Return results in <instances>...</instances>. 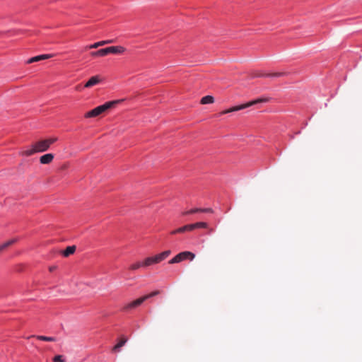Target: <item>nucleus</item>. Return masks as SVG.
Returning <instances> with one entry per match:
<instances>
[{"label":"nucleus","mask_w":362,"mask_h":362,"mask_svg":"<svg viewBox=\"0 0 362 362\" xmlns=\"http://www.w3.org/2000/svg\"><path fill=\"white\" fill-rule=\"evenodd\" d=\"M57 137H51L46 139L39 140L33 143L30 148L22 151L20 154L25 156H30L37 153H42L47 151L50 146L57 141Z\"/></svg>","instance_id":"nucleus-1"},{"label":"nucleus","mask_w":362,"mask_h":362,"mask_svg":"<svg viewBox=\"0 0 362 362\" xmlns=\"http://www.w3.org/2000/svg\"><path fill=\"white\" fill-rule=\"evenodd\" d=\"M124 100V99H119L107 102L103 105L98 106L95 108L93 109L92 110L87 112L85 114V117L90 118L99 116L103 112L107 111L108 110L115 107L117 105L122 103Z\"/></svg>","instance_id":"nucleus-2"},{"label":"nucleus","mask_w":362,"mask_h":362,"mask_svg":"<svg viewBox=\"0 0 362 362\" xmlns=\"http://www.w3.org/2000/svg\"><path fill=\"white\" fill-rule=\"evenodd\" d=\"M159 293H160L159 291H154L147 295H145L139 298H137V299L126 304L123 307L122 310L123 311H129L132 309H134V308L139 306L140 305H141L147 299L152 298L153 296H156L158 295Z\"/></svg>","instance_id":"nucleus-3"},{"label":"nucleus","mask_w":362,"mask_h":362,"mask_svg":"<svg viewBox=\"0 0 362 362\" xmlns=\"http://www.w3.org/2000/svg\"><path fill=\"white\" fill-rule=\"evenodd\" d=\"M170 253V250H166L153 257H147L142 262L143 267H146L153 264H158L166 259Z\"/></svg>","instance_id":"nucleus-4"},{"label":"nucleus","mask_w":362,"mask_h":362,"mask_svg":"<svg viewBox=\"0 0 362 362\" xmlns=\"http://www.w3.org/2000/svg\"><path fill=\"white\" fill-rule=\"evenodd\" d=\"M267 100V99H257V100H255L250 101L249 103H245V104H243V105H237V106H234V107H233L231 108H229L228 110H223L221 112H220V115H225V114H227V113H229V112L241 110H243L245 108L249 107H250V106H252L253 105H255L257 103H261V102H265Z\"/></svg>","instance_id":"nucleus-5"},{"label":"nucleus","mask_w":362,"mask_h":362,"mask_svg":"<svg viewBox=\"0 0 362 362\" xmlns=\"http://www.w3.org/2000/svg\"><path fill=\"white\" fill-rule=\"evenodd\" d=\"M195 257V255L189 251H185L180 252L177 254L175 257H174L173 259H171L169 261V264H175L179 263L185 259H189L190 260H193Z\"/></svg>","instance_id":"nucleus-6"},{"label":"nucleus","mask_w":362,"mask_h":362,"mask_svg":"<svg viewBox=\"0 0 362 362\" xmlns=\"http://www.w3.org/2000/svg\"><path fill=\"white\" fill-rule=\"evenodd\" d=\"M101 81V79L99 76H92L84 85L85 88H91L95 85H98Z\"/></svg>","instance_id":"nucleus-7"},{"label":"nucleus","mask_w":362,"mask_h":362,"mask_svg":"<svg viewBox=\"0 0 362 362\" xmlns=\"http://www.w3.org/2000/svg\"><path fill=\"white\" fill-rule=\"evenodd\" d=\"M126 51V48L122 46L108 47L109 54H121Z\"/></svg>","instance_id":"nucleus-8"},{"label":"nucleus","mask_w":362,"mask_h":362,"mask_svg":"<svg viewBox=\"0 0 362 362\" xmlns=\"http://www.w3.org/2000/svg\"><path fill=\"white\" fill-rule=\"evenodd\" d=\"M113 42V40H103V41H100V42H97L93 45H88V46H86L85 47V49H96L99 47H101V46H103V45H107V44H110V43H112Z\"/></svg>","instance_id":"nucleus-9"},{"label":"nucleus","mask_w":362,"mask_h":362,"mask_svg":"<svg viewBox=\"0 0 362 362\" xmlns=\"http://www.w3.org/2000/svg\"><path fill=\"white\" fill-rule=\"evenodd\" d=\"M54 154L52 153H47L45 154L40 158V162L41 164H49L52 162L54 159Z\"/></svg>","instance_id":"nucleus-10"},{"label":"nucleus","mask_w":362,"mask_h":362,"mask_svg":"<svg viewBox=\"0 0 362 362\" xmlns=\"http://www.w3.org/2000/svg\"><path fill=\"white\" fill-rule=\"evenodd\" d=\"M52 57V54H42V55H38V56H36V57H32L30 59H29L27 62L28 64H31V63H33V62H39L40 60H44V59H49Z\"/></svg>","instance_id":"nucleus-11"},{"label":"nucleus","mask_w":362,"mask_h":362,"mask_svg":"<svg viewBox=\"0 0 362 362\" xmlns=\"http://www.w3.org/2000/svg\"><path fill=\"white\" fill-rule=\"evenodd\" d=\"M17 242L16 238L9 240L0 245V253Z\"/></svg>","instance_id":"nucleus-12"},{"label":"nucleus","mask_w":362,"mask_h":362,"mask_svg":"<svg viewBox=\"0 0 362 362\" xmlns=\"http://www.w3.org/2000/svg\"><path fill=\"white\" fill-rule=\"evenodd\" d=\"M76 247L75 245L68 246L65 250L63 252V255L64 257H69V255L74 254L76 251Z\"/></svg>","instance_id":"nucleus-13"},{"label":"nucleus","mask_w":362,"mask_h":362,"mask_svg":"<svg viewBox=\"0 0 362 362\" xmlns=\"http://www.w3.org/2000/svg\"><path fill=\"white\" fill-rule=\"evenodd\" d=\"M127 339L125 337H122L120 339L119 341L112 348L113 351H117L119 349L123 346L127 342Z\"/></svg>","instance_id":"nucleus-14"},{"label":"nucleus","mask_w":362,"mask_h":362,"mask_svg":"<svg viewBox=\"0 0 362 362\" xmlns=\"http://www.w3.org/2000/svg\"><path fill=\"white\" fill-rule=\"evenodd\" d=\"M214 102V98L211 95H206L201 99V104H211Z\"/></svg>","instance_id":"nucleus-15"},{"label":"nucleus","mask_w":362,"mask_h":362,"mask_svg":"<svg viewBox=\"0 0 362 362\" xmlns=\"http://www.w3.org/2000/svg\"><path fill=\"white\" fill-rule=\"evenodd\" d=\"M286 75V72H275V73H273V74H259V75H257V76H275V77H281V76H284Z\"/></svg>","instance_id":"nucleus-16"},{"label":"nucleus","mask_w":362,"mask_h":362,"mask_svg":"<svg viewBox=\"0 0 362 362\" xmlns=\"http://www.w3.org/2000/svg\"><path fill=\"white\" fill-rule=\"evenodd\" d=\"M36 338L37 339H40L42 341H45L52 342V341H56V339L54 337H45V336L38 335V336H36Z\"/></svg>","instance_id":"nucleus-17"},{"label":"nucleus","mask_w":362,"mask_h":362,"mask_svg":"<svg viewBox=\"0 0 362 362\" xmlns=\"http://www.w3.org/2000/svg\"><path fill=\"white\" fill-rule=\"evenodd\" d=\"M141 267H144L142 262H135V263L131 264L129 266V269L132 271H135V270L140 269Z\"/></svg>","instance_id":"nucleus-18"},{"label":"nucleus","mask_w":362,"mask_h":362,"mask_svg":"<svg viewBox=\"0 0 362 362\" xmlns=\"http://www.w3.org/2000/svg\"><path fill=\"white\" fill-rule=\"evenodd\" d=\"M98 54L99 57H104L109 54L108 47L98 50Z\"/></svg>","instance_id":"nucleus-19"},{"label":"nucleus","mask_w":362,"mask_h":362,"mask_svg":"<svg viewBox=\"0 0 362 362\" xmlns=\"http://www.w3.org/2000/svg\"><path fill=\"white\" fill-rule=\"evenodd\" d=\"M195 228H207L208 224L206 222H197L194 223Z\"/></svg>","instance_id":"nucleus-20"},{"label":"nucleus","mask_w":362,"mask_h":362,"mask_svg":"<svg viewBox=\"0 0 362 362\" xmlns=\"http://www.w3.org/2000/svg\"><path fill=\"white\" fill-rule=\"evenodd\" d=\"M199 210H200V208H194L191 210L186 211L183 212L182 215L185 216V215H189V214H193L194 213L199 212Z\"/></svg>","instance_id":"nucleus-21"},{"label":"nucleus","mask_w":362,"mask_h":362,"mask_svg":"<svg viewBox=\"0 0 362 362\" xmlns=\"http://www.w3.org/2000/svg\"><path fill=\"white\" fill-rule=\"evenodd\" d=\"M186 231H187L186 226H184L180 227V228H177V229H176V230H173V231L171 232V234H172V235H175V234H176V233H184V232H186Z\"/></svg>","instance_id":"nucleus-22"},{"label":"nucleus","mask_w":362,"mask_h":362,"mask_svg":"<svg viewBox=\"0 0 362 362\" xmlns=\"http://www.w3.org/2000/svg\"><path fill=\"white\" fill-rule=\"evenodd\" d=\"M53 362H66L62 355H57L53 358Z\"/></svg>","instance_id":"nucleus-23"},{"label":"nucleus","mask_w":362,"mask_h":362,"mask_svg":"<svg viewBox=\"0 0 362 362\" xmlns=\"http://www.w3.org/2000/svg\"><path fill=\"white\" fill-rule=\"evenodd\" d=\"M185 226L187 228V231H191L196 229L194 223L185 225Z\"/></svg>","instance_id":"nucleus-24"},{"label":"nucleus","mask_w":362,"mask_h":362,"mask_svg":"<svg viewBox=\"0 0 362 362\" xmlns=\"http://www.w3.org/2000/svg\"><path fill=\"white\" fill-rule=\"evenodd\" d=\"M199 212H209V213H212L213 210L211 208L200 209Z\"/></svg>","instance_id":"nucleus-25"},{"label":"nucleus","mask_w":362,"mask_h":362,"mask_svg":"<svg viewBox=\"0 0 362 362\" xmlns=\"http://www.w3.org/2000/svg\"><path fill=\"white\" fill-rule=\"evenodd\" d=\"M90 55L93 57H99L98 54V51L90 52Z\"/></svg>","instance_id":"nucleus-26"},{"label":"nucleus","mask_w":362,"mask_h":362,"mask_svg":"<svg viewBox=\"0 0 362 362\" xmlns=\"http://www.w3.org/2000/svg\"><path fill=\"white\" fill-rule=\"evenodd\" d=\"M54 269H55V267H50L49 270H50V272H52Z\"/></svg>","instance_id":"nucleus-27"},{"label":"nucleus","mask_w":362,"mask_h":362,"mask_svg":"<svg viewBox=\"0 0 362 362\" xmlns=\"http://www.w3.org/2000/svg\"><path fill=\"white\" fill-rule=\"evenodd\" d=\"M214 231V229L213 228H210L209 229V233H212Z\"/></svg>","instance_id":"nucleus-28"}]
</instances>
